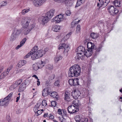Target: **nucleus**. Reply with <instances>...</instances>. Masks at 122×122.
I'll return each mask as SVG.
<instances>
[{
	"label": "nucleus",
	"instance_id": "nucleus-1",
	"mask_svg": "<svg viewBox=\"0 0 122 122\" xmlns=\"http://www.w3.org/2000/svg\"><path fill=\"white\" fill-rule=\"evenodd\" d=\"M37 46H35L30 52L24 57V59L28 58L31 55L32 59L33 60L40 58L45 54V51L42 50H38Z\"/></svg>",
	"mask_w": 122,
	"mask_h": 122
},
{
	"label": "nucleus",
	"instance_id": "nucleus-2",
	"mask_svg": "<svg viewBox=\"0 0 122 122\" xmlns=\"http://www.w3.org/2000/svg\"><path fill=\"white\" fill-rule=\"evenodd\" d=\"M30 20V18L29 17H24L22 19L21 24L22 27L26 29L24 32V34L25 35L28 34L35 26V25L33 24L28 26Z\"/></svg>",
	"mask_w": 122,
	"mask_h": 122
},
{
	"label": "nucleus",
	"instance_id": "nucleus-3",
	"mask_svg": "<svg viewBox=\"0 0 122 122\" xmlns=\"http://www.w3.org/2000/svg\"><path fill=\"white\" fill-rule=\"evenodd\" d=\"M81 68L77 64H75L69 68L68 71V75L70 77H77L80 75L81 72Z\"/></svg>",
	"mask_w": 122,
	"mask_h": 122
},
{
	"label": "nucleus",
	"instance_id": "nucleus-4",
	"mask_svg": "<svg viewBox=\"0 0 122 122\" xmlns=\"http://www.w3.org/2000/svg\"><path fill=\"white\" fill-rule=\"evenodd\" d=\"M66 15L64 14H60L54 17L52 20V22H54L56 23H58L61 22L65 20L66 18Z\"/></svg>",
	"mask_w": 122,
	"mask_h": 122
},
{
	"label": "nucleus",
	"instance_id": "nucleus-5",
	"mask_svg": "<svg viewBox=\"0 0 122 122\" xmlns=\"http://www.w3.org/2000/svg\"><path fill=\"white\" fill-rule=\"evenodd\" d=\"M58 49H64L63 53L65 56H67L70 48L68 45L65 43H60L58 45Z\"/></svg>",
	"mask_w": 122,
	"mask_h": 122
},
{
	"label": "nucleus",
	"instance_id": "nucleus-6",
	"mask_svg": "<svg viewBox=\"0 0 122 122\" xmlns=\"http://www.w3.org/2000/svg\"><path fill=\"white\" fill-rule=\"evenodd\" d=\"M33 5L36 7L40 6L45 2L46 0H31Z\"/></svg>",
	"mask_w": 122,
	"mask_h": 122
},
{
	"label": "nucleus",
	"instance_id": "nucleus-7",
	"mask_svg": "<svg viewBox=\"0 0 122 122\" xmlns=\"http://www.w3.org/2000/svg\"><path fill=\"white\" fill-rule=\"evenodd\" d=\"M33 5L36 7L40 6L45 2L46 0H31Z\"/></svg>",
	"mask_w": 122,
	"mask_h": 122
},
{
	"label": "nucleus",
	"instance_id": "nucleus-8",
	"mask_svg": "<svg viewBox=\"0 0 122 122\" xmlns=\"http://www.w3.org/2000/svg\"><path fill=\"white\" fill-rule=\"evenodd\" d=\"M50 20L45 15L44 16H41L38 19L39 21L43 25H44L46 24Z\"/></svg>",
	"mask_w": 122,
	"mask_h": 122
},
{
	"label": "nucleus",
	"instance_id": "nucleus-9",
	"mask_svg": "<svg viewBox=\"0 0 122 122\" xmlns=\"http://www.w3.org/2000/svg\"><path fill=\"white\" fill-rule=\"evenodd\" d=\"M108 10L111 14L114 15L118 12V10L112 5H111L108 7Z\"/></svg>",
	"mask_w": 122,
	"mask_h": 122
},
{
	"label": "nucleus",
	"instance_id": "nucleus-10",
	"mask_svg": "<svg viewBox=\"0 0 122 122\" xmlns=\"http://www.w3.org/2000/svg\"><path fill=\"white\" fill-rule=\"evenodd\" d=\"M78 80L77 78L74 79H70L69 80L68 82L70 85L75 86L79 85Z\"/></svg>",
	"mask_w": 122,
	"mask_h": 122
},
{
	"label": "nucleus",
	"instance_id": "nucleus-11",
	"mask_svg": "<svg viewBox=\"0 0 122 122\" xmlns=\"http://www.w3.org/2000/svg\"><path fill=\"white\" fill-rule=\"evenodd\" d=\"M81 94L80 91L78 89L74 90L72 92L71 95L75 99H76Z\"/></svg>",
	"mask_w": 122,
	"mask_h": 122
},
{
	"label": "nucleus",
	"instance_id": "nucleus-12",
	"mask_svg": "<svg viewBox=\"0 0 122 122\" xmlns=\"http://www.w3.org/2000/svg\"><path fill=\"white\" fill-rule=\"evenodd\" d=\"M13 66L11 65L9 68L7 69L4 72L2 73L0 76V79H2L4 78L9 73L11 69L12 68Z\"/></svg>",
	"mask_w": 122,
	"mask_h": 122
},
{
	"label": "nucleus",
	"instance_id": "nucleus-13",
	"mask_svg": "<svg viewBox=\"0 0 122 122\" xmlns=\"http://www.w3.org/2000/svg\"><path fill=\"white\" fill-rule=\"evenodd\" d=\"M67 110L68 113L71 114L76 113L78 111V110L75 108L72 105L68 107Z\"/></svg>",
	"mask_w": 122,
	"mask_h": 122
},
{
	"label": "nucleus",
	"instance_id": "nucleus-14",
	"mask_svg": "<svg viewBox=\"0 0 122 122\" xmlns=\"http://www.w3.org/2000/svg\"><path fill=\"white\" fill-rule=\"evenodd\" d=\"M55 12V10L53 9L47 12L45 15L50 20L54 15Z\"/></svg>",
	"mask_w": 122,
	"mask_h": 122
},
{
	"label": "nucleus",
	"instance_id": "nucleus-15",
	"mask_svg": "<svg viewBox=\"0 0 122 122\" xmlns=\"http://www.w3.org/2000/svg\"><path fill=\"white\" fill-rule=\"evenodd\" d=\"M85 50L84 47L82 46H80L77 47L76 51L79 53V54H81L82 56H84Z\"/></svg>",
	"mask_w": 122,
	"mask_h": 122
},
{
	"label": "nucleus",
	"instance_id": "nucleus-16",
	"mask_svg": "<svg viewBox=\"0 0 122 122\" xmlns=\"http://www.w3.org/2000/svg\"><path fill=\"white\" fill-rule=\"evenodd\" d=\"M26 85L25 81H23L19 86L18 92H21L23 91L26 88Z\"/></svg>",
	"mask_w": 122,
	"mask_h": 122
},
{
	"label": "nucleus",
	"instance_id": "nucleus-17",
	"mask_svg": "<svg viewBox=\"0 0 122 122\" xmlns=\"http://www.w3.org/2000/svg\"><path fill=\"white\" fill-rule=\"evenodd\" d=\"M71 93L69 92H65L64 95V99L66 101L70 102L71 100L70 98Z\"/></svg>",
	"mask_w": 122,
	"mask_h": 122
},
{
	"label": "nucleus",
	"instance_id": "nucleus-18",
	"mask_svg": "<svg viewBox=\"0 0 122 122\" xmlns=\"http://www.w3.org/2000/svg\"><path fill=\"white\" fill-rule=\"evenodd\" d=\"M22 30L16 28H14L13 30L12 33L17 36H18L21 33Z\"/></svg>",
	"mask_w": 122,
	"mask_h": 122
},
{
	"label": "nucleus",
	"instance_id": "nucleus-19",
	"mask_svg": "<svg viewBox=\"0 0 122 122\" xmlns=\"http://www.w3.org/2000/svg\"><path fill=\"white\" fill-rule=\"evenodd\" d=\"M80 104V101L76 99L73 101L72 105L78 110L79 105Z\"/></svg>",
	"mask_w": 122,
	"mask_h": 122
},
{
	"label": "nucleus",
	"instance_id": "nucleus-20",
	"mask_svg": "<svg viewBox=\"0 0 122 122\" xmlns=\"http://www.w3.org/2000/svg\"><path fill=\"white\" fill-rule=\"evenodd\" d=\"M50 92L49 91V88L48 87L44 89L42 91V96L44 97L49 95Z\"/></svg>",
	"mask_w": 122,
	"mask_h": 122
},
{
	"label": "nucleus",
	"instance_id": "nucleus-21",
	"mask_svg": "<svg viewBox=\"0 0 122 122\" xmlns=\"http://www.w3.org/2000/svg\"><path fill=\"white\" fill-rule=\"evenodd\" d=\"M93 50H92L88 49L87 50H85L84 52V56H86L87 57H88L91 56Z\"/></svg>",
	"mask_w": 122,
	"mask_h": 122
},
{
	"label": "nucleus",
	"instance_id": "nucleus-22",
	"mask_svg": "<svg viewBox=\"0 0 122 122\" xmlns=\"http://www.w3.org/2000/svg\"><path fill=\"white\" fill-rule=\"evenodd\" d=\"M61 26L58 25H53L51 29V30L55 32H58L60 29Z\"/></svg>",
	"mask_w": 122,
	"mask_h": 122
},
{
	"label": "nucleus",
	"instance_id": "nucleus-23",
	"mask_svg": "<svg viewBox=\"0 0 122 122\" xmlns=\"http://www.w3.org/2000/svg\"><path fill=\"white\" fill-rule=\"evenodd\" d=\"M87 47L88 49L92 50L94 49L95 46L94 44L91 42H89L87 43Z\"/></svg>",
	"mask_w": 122,
	"mask_h": 122
},
{
	"label": "nucleus",
	"instance_id": "nucleus-24",
	"mask_svg": "<svg viewBox=\"0 0 122 122\" xmlns=\"http://www.w3.org/2000/svg\"><path fill=\"white\" fill-rule=\"evenodd\" d=\"M9 102L6 99H5V98L3 99H1L0 101V106H2L7 105L9 104Z\"/></svg>",
	"mask_w": 122,
	"mask_h": 122
},
{
	"label": "nucleus",
	"instance_id": "nucleus-25",
	"mask_svg": "<svg viewBox=\"0 0 122 122\" xmlns=\"http://www.w3.org/2000/svg\"><path fill=\"white\" fill-rule=\"evenodd\" d=\"M62 57L60 55H57L54 58V61L55 63H57L60 60L62 59Z\"/></svg>",
	"mask_w": 122,
	"mask_h": 122
},
{
	"label": "nucleus",
	"instance_id": "nucleus-26",
	"mask_svg": "<svg viewBox=\"0 0 122 122\" xmlns=\"http://www.w3.org/2000/svg\"><path fill=\"white\" fill-rule=\"evenodd\" d=\"M26 62V61L25 60H20L19 61L18 63L17 64V66L20 68L25 64Z\"/></svg>",
	"mask_w": 122,
	"mask_h": 122
},
{
	"label": "nucleus",
	"instance_id": "nucleus-27",
	"mask_svg": "<svg viewBox=\"0 0 122 122\" xmlns=\"http://www.w3.org/2000/svg\"><path fill=\"white\" fill-rule=\"evenodd\" d=\"M49 95L53 98L55 97L57 99L58 97V94L56 92H50L49 93Z\"/></svg>",
	"mask_w": 122,
	"mask_h": 122
},
{
	"label": "nucleus",
	"instance_id": "nucleus-28",
	"mask_svg": "<svg viewBox=\"0 0 122 122\" xmlns=\"http://www.w3.org/2000/svg\"><path fill=\"white\" fill-rule=\"evenodd\" d=\"M84 56H82L81 54H79V53L78 52V53L76 54L75 58L77 60H79L80 59L82 60L83 59Z\"/></svg>",
	"mask_w": 122,
	"mask_h": 122
},
{
	"label": "nucleus",
	"instance_id": "nucleus-29",
	"mask_svg": "<svg viewBox=\"0 0 122 122\" xmlns=\"http://www.w3.org/2000/svg\"><path fill=\"white\" fill-rule=\"evenodd\" d=\"M13 93L11 92L10 93L8 96L5 97L4 98L5 99H6L8 102H9L10 101V100L12 97Z\"/></svg>",
	"mask_w": 122,
	"mask_h": 122
},
{
	"label": "nucleus",
	"instance_id": "nucleus-30",
	"mask_svg": "<svg viewBox=\"0 0 122 122\" xmlns=\"http://www.w3.org/2000/svg\"><path fill=\"white\" fill-rule=\"evenodd\" d=\"M18 37V36L12 33L10 38V40L11 41H13L15 40Z\"/></svg>",
	"mask_w": 122,
	"mask_h": 122
},
{
	"label": "nucleus",
	"instance_id": "nucleus-31",
	"mask_svg": "<svg viewBox=\"0 0 122 122\" xmlns=\"http://www.w3.org/2000/svg\"><path fill=\"white\" fill-rule=\"evenodd\" d=\"M91 37L93 39H96L99 36L98 34L93 32L90 35Z\"/></svg>",
	"mask_w": 122,
	"mask_h": 122
},
{
	"label": "nucleus",
	"instance_id": "nucleus-32",
	"mask_svg": "<svg viewBox=\"0 0 122 122\" xmlns=\"http://www.w3.org/2000/svg\"><path fill=\"white\" fill-rule=\"evenodd\" d=\"M33 70L34 71H37L39 68L38 64L37 63L33 64L32 65Z\"/></svg>",
	"mask_w": 122,
	"mask_h": 122
},
{
	"label": "nucleus",
	"instance_id": "nucleus-33",
	"mask_svg": "<svg viewBox=\"0 0 122 122\" xmlns=\"http://www.w3.org/2000/svg\"><path fill=\"white\" fill-rule=\"evenodd\" d=\"M46 62L45 61H41L39 63H37L38 64L40 68H42L45 65Z\"/></svg>",
	"mask_w": 122,
	"mask_h": 122
},
{
	"label": "nucleus",
	"instance_id": "nucleus-34",
	"mask_svg": "<svg viewBox=\"0 0 122 122\" xmlns=\"http://www.w3.org/2000/svg\"><path fill=\"white\" fill-rule=\"evenodd\" d=\"M30 10V8L28 7L23 10L21 12V14L22 15H24Z\"/></svg>",
	"mask_w": 122,
	"mask_h": 122
},
{
	"label": "nucleus",
	"instance_id": "nucleus-35",
	"mask_svg": "<svg viewBox=\"0 0 122 122\" xmlns=\"http://www.w3.org/2000/svg\"><path fill=\"white\" fill-rule=\"evenodd\" d=\"M72 34V32H71L67 34L64 38L65 40H67L68 39L70 38L71 34Z\"/></svg>",
	"mask_w": 122,
	"mask_h": 122
},
{
	"label": "nucleus",
	"instance_id": "nucleus-36",
	"mask_svg": "<svg viewBox=\"0 0 122 122\" xmlns=\"http://www.w3.org/2000/svg\"><path fill=\"white\" fill-rule=\"evenodd\" d=\"M120 1L117 0H115L113 2V4L116 7H119L120 6Z\"/></svg>",
	"mask_w": 122,
	"mask_h": 122
},
{
	"label": "nucleus",
	"instance_id": "nucleus-37",
	"mask_svg": "<svg viewBox=\"0 0 122 122\" xmlns=\"http://www.w3.org/2000/svg\"><path fill=\"white\" fill-rule=\"evenodd\" d=\"M33 77H35L36 79H37V81H36L37 82V85L38 86H39L40 85V82L39 81V79L38 78V77L37 76L35 75H33L32 76Z\"/></svg>",
	"mask_w": 122,
	"mask_h": 122
},
{
	"label": "nucleus",
	"instance_id": "nucleus-38",
	"mask_svg": "<svg viewBox=\"0 0 122 122\" xmlns=\"http://www.w3.org/2000/svg\"><path fill=\"white\" fill-rule=\"evenodd\" d=\"M80 25L78 24L76 27V33H79L80 32Z\"/></svg>",
	"mask_w": 122,
	"mask_h": 122
},
{
	"label": "nucleus",
	"instance_id": "nucleus-39",
	"mask_svg": "<svg viewBox=\"0 0 122 122\" xmlns=\"http://www.w3.org/2000/svg\"><path fill=\"white\" fill-rule=\"evenodd\" d=\"M75 120L76 122H80L81 120V118L79 115L76 116L75 117Z\"/></svg>",
	"mask_w": 122,
	"mask_h": 122
},
{
	"label": "nucleus",
	"instance_id": "nucleus-40",
	"mask_svg": "<svg viewBox=\"0 0 122 122\" xmlns=\"http://www.w3.org/2000/svg\"><path fill=\"white\" fill-rule=\"evenodd\" d=\"M53 68V66L52 64H48L46 67V68L50 70H51Z\"/></svg>",
	"mask_w": 122,
	"mask_h": 122
},
{
	"label": "nucleus",
	"instance_id": "nucleus-41",
	"mask_svg": "<svg viewBox=\"0 0 122 122\" xmlns=\"http://www.w3.org/2000/svg\"><path fill=\"white\" fill-rule=\"evenodd\" d=\"M82 0H78L77 1L75 7L76 6H78L81 5L82 4V3L81 2Z\"/></svg>",
	"mask_w": 122,
	"mask_h": 122
},
{
	"label": "nucleus",
	"instance_id": "nucleus-42",
	"mask_svg": "<svg viewBox=\"0 0 122 122\" xmlns=\"http://www.w3.org/2000/svg\"><path fill=\"white\" fill-rule=\"evenodd\" d=\"M47 105L46 101V100H43L42 102V105H41V107H43L44 106H46Z\"/></svg>",
	"mask_w": 122,
	"mask_h": 122
},
{
	"label": "nucleus",
	"instance_id": "nucleus-43",
	"mask_svg": "<svg viewBox=\"0 0 122 122\" xmlns=\"http://www.w3.org/2000/svg\"><path fill=\"white\" fill-rule=\"evenodd\" d=\"M24 43H23V42L21 41L20 43V45H18L15 48L17 50L19 49L22 46Z\"/></svg>",
	"mask_w": 122,
	"mask_h": 122
},
{
	"label": "nucleus",
	"instance_id": "nucleus-44",
	"mask_svg": "<svg viewBox=\"0 0 122 122\" xmlns=\"http://www.w3.org/2000/svg\"><path fill=\"white\" fill-rule=\"evenodd\" d=\"M102 47V45H101L99 46V47L96 50V54H97V53H98L100 51Z\"/></svg>",
	"mask_w": 122,
	"mask_h": 122
},
{
	"label": "nucleus",
	"instance_id": "nucleus-45",
	"mask_svg": "<svg viewBox=\"0 0 122 122\" xmlns=\"http://www.w3.org/2000/svg\"><path fill=\"white\" fill-rule=\"evenodd\" d=\"M22 81V79H19L15 81L16 84L18 86L21 83Z\"/></svg>",
	"mask_w": 122,
	"mask_h": 122
},
{
	"label": "nucleus",
	"instance_id": "nucleus-46",
	"mask_svg": "<svg viewBox=\"0 0 122 122\" xmlns=\"http://www.w3.org/2000/svg\"><path fill=\"white\" fill-rule=\"evenodd\" d=\"M104 21L103 20H100L99 21L98 23L97 24V25L98 26H99L100 25L103 24V23H104Z\"/></svg>",
	"mask_w": 122,
	"mask_h": 122
},
{
	"label": "nucleus",
	"instance_id": "nucleus-47",
	"mask_svg": "<svg viewBox=\"0 0 122 122\" xmlns=\"http://www.w3.org/2000/svg\"><path fill=\"white\" fill-rule=\"evenodd\" d=\"M59 83L60 82L58 80H57L54 83V85L56 86H60Z\"/></svg>",
	"mask_w": 122,
	"mask_h": 122
},
{
	"label": "nucleus",
	"instance_id": "nucleus-48",
	"mask_svg": "<svg viewBox=\"0 0 122 122\" xmlns=\"http://www.w3.org/2000/svg\"><path fill=\"white\" fill-rule=\"evenodd\" d=\"M47 117L48 118L52 119H54V116L51 114L48 115L47 116Z\"/></svg>",
	"mask_w": 122,
	"mask_h": 122
},
{
	"label": "nucleus",
	"instance_id": "nucleus-49",
	"mask_svg": "<svg viewBox=\"0 0 122 122\" xmlns=\"http://www.w3.org/2000/svg\"><path fill=\"white\" fill-rule=\"evenodd\" d=\"M26 69L25 67H22L21 69H19V72H21L23 71H25Z\"/></svg>",
	"mask_w": 122,
	"mask_h": 122
},
{
	"label": "nucleus",
	"instance_id": "nucleus-50",
	"mask_svg": "<svg viewBox=\"0 0 122 122\" xmlns=\"http://www.w3.org/2000/svg\"><path fill=\"white\" fill-rule=\"evenodd\" d=\"M100 2L99 3L100 7H101L103 5H104V6H105V3L104 2L103 0H101Z\"/></svg>",
	"mask_w": 122,
	"mask_h": 122
},
{
	"label": "nucleus",
	"instance_id": "nucleus-51",
	"mask_svg": "<svg viewBox=\"0 0 122 122\" xmlns=\"http://www.w3.org/2000/svg\"><path fill=\"white\" fill-rule=\"evenodd\" d=\"M52 106L54 107H55L56 105V102L55 101H52L51 102Z\"/></svg>",
	"mask_w": 122,
	"mask_h": 122
},
{
	"label": "nucleus",
	"instance_id": "nucleus-52",
	"mask_svg": "<svg viewBox=\"0 0 122 122\" xmlns=\"http://www.w3.org/2000/svg\"><path fill=\"white\" fill-rule=\"evenodd\" d=\"M2 4L0 5V7H2L3 6H4L6 5H7V3L6 1H3L2 3Z\"/></svg>",
	"mask_w": 122,
	"mask_h": 122
},
{
	"label": "nucleus",
	"instance_id": "nucleus-53",
	"mask_svg": "<svg viewBox=\"0 0 122 122\" xmlns=\"http://www.w3.org/2000/svg\"><path fill=\"white\" fill-rule=\"evenodd\" d=\"M65 13L66 15L69 16H70L71 14V12L70 10H67L66 11Z\"/></svg>",
	"mask_w": 122,
	"mask_h": 122
},
{
	"label": "nucleus",
	"instance_id": "nucleus-54",
	"mask_svg": "<svg viewBox=\"0 0 122 122\" xmlns=\"http://www.w3.org/2000/svg\"><path fill=\"white\" fill-rule=\"evenodd\" d=\"M6 120L8 122H11V118L9 116H7L6 117Z\"/></svg>",
	"mask_w": 122,
	"mask_h": 122
},
{
	"label": "nucleus",
	"instance_id": "nucleus-55",
	"mask_svg": "<svg viewBox=\"0 0 122 122\" xmlns=\"http://www.w3.org/2000/svg\"><path fill=\"white\" fill-rule=\"evenodd\" d=\"M54 77L55 75L53 74L50 76L49 77V80H52L54 78Z\"/></svg>",
	"mask_w": 122,
	"mask_h": 122
},
{
	"label": "nucleus",
	"instance_id": "nucleus-56",
	"mask_svg": "<svg viewBox=\"0 0 122 122\" xmlns=\"http://www.w3.org/2000/svg\"><path fill=\"white\" fill-rule=\"evenodd\" d=\"M18 86V85L17 84H16V82H15L12 85V86L13 88L15 89Z\"/></svg>",
	"mask_w": 122,
	"mask_h": 122
},
{
	"label": "nucleus",
	"instance_id": "nucleus-57",
	"mask_svg": "<svg viewBox=\"0 0 122 122\" xmlns=\"http://www.w3.org/2000/svg\"><path fill=\"white\" fill-rule=\"evenodd\" d=\"M88 119L86 118H84L82 119L81 122H88Z\"/></svg>",
	"mask_w": 122,
	"mask_h": 122
},
{
	"label": "nucleus",
	"instance_id": "nucleus-58",
	"mask_svg": "<svg viewBox=\"0 0 122 122\" xmlns=\"http://www.w3.org/2000/svg\"><path fill=\"white\" fill-rule=\"evenodd\" d=\"M41 103L40 102H38V103L37 104V105L36 106L38 107L39 108H40L41 107Z\"/></svg>",
	"mask_w": 122,
	"mask_h": 122
},
{
	"label": "nucleus",
	"instance_id": "nucleus-59",
	"mask_svg": "<svg viewBox=\"0 0 122 122\" xmlns=\"http://www.w3.org/2000/svg\"><path fill=\"white\" fill-rule=\"evenodd\" d=\"M57 112L58 114L60 115L61 114H62V111L61 109H58L57 110Z\"/></svg>",
	"mask_w": 122,
	"mask_h": 122
},
{
	"label": "nucleus",
	"instance_id": "nucleus-60",
	"mask_svg": "<svg viewBox=\"0 0 122 122\" xmlns=\"http://www.w3.org/2000/svg\"><path fill=\"white\" fill-rule=\"evenodd\" d=\"M110 1V0H106L105 2V6L107 5L108 3H109Z\"/></svg>",
	"mask_w": 122,
	"mask_h": 122
},
{
	"label": "nucleus",
	"instance_id": "nucleus-61",
	"mask_svg": "<svg viewBox=\"0 0 122 122\" xmlns=\"http://www.w3.org/2000/svg\"><path fill=\"white\" fill-rule=\"evenodd\" d=\"M37 113L38 114V115H40L41 114L42 112V111L41 110H38L37 111Z\"/></svg>",
	"mask_w": 122,
	"mask_h": 122
},
{
	"label": "nucleus",
	"instance_id": "nucleus-62",
	"mask_svg": "<svg viewBox=\"0 0 122 122\" xmlns=\"http://www.w3.org/2000/svg\"><path fill=\"white\" fill-rule=\"evenodd\" d=\"M39 108L36 107V106L34 107V110L35 112H37V110Z\"/></svg>",
	"mask_w": 122,
	"mask_h": 122
},
{
	"label": "nucleus",
	"instance_id": "nucleus-63",
	"mask_svg": "<svg viewBox=\"0 0 122 122\" xmlns=\"http://www.w3.org/2000/svg\"><path fill=\"white\" fill-rule=\"evenodd\" d=\"M71 27L72 28H73L75 27V25L76 24L75 23L73 22H72L71 23Z\"/></svg>",
	"mask_w": 122,
	"mask_h": 122
},
{
	"label": "nucleus",
	"instance_id": "nucleus-64",
	"mask_svg": "<svg viewBox=\"0 0 122 122\" xmlns=\"http://www.w3.org/2000/svg\"><path fill=\"white\" fill-rule=\"evenodd\" d=\"M63 111L64 114L65 115H67V112L66 111L65 109H63Z\"/></svg>",
	"mask_w": 122,
	"mask_h": 122
}]
</instances>
